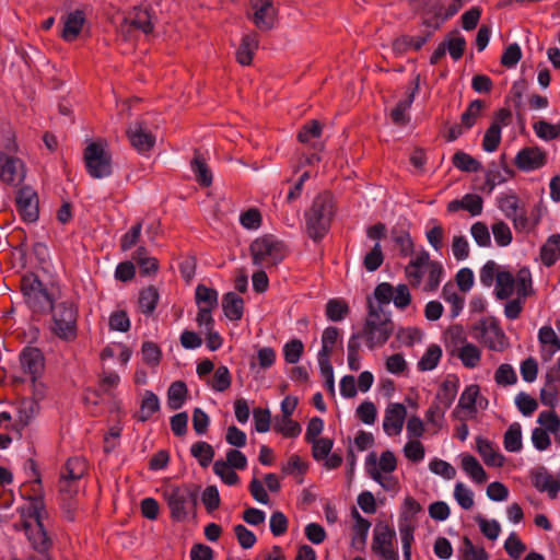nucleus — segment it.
<instances>
[{"label": "nucleus", "mask_w": 560, "mask_h": 560, "mask_svg": "<svg viewBox=\"0 0 560 560\" xmlns=\"http://www.w3.org/2000/svg\"><path fill=\"white\" fill-rule=\"evenodd\" d=\"M20 493L28 501L27 515L21 521V526L34 550L32 559L52 560V539L47 533L48 516L39 476L23 483Z\"/></svg>", "instance_id": "f257e3e1"}, {"label": "nucleus", "mask_w": 560, "mask_h": 560, "mask_svg": "<svg viewBox=\"0 0 560 560\" xmlns=\"http://www.w3.org/2000/svg\"><path fill=\"white\" fill-rule=\"evenodd\" d=\"M335 214V203L329 192L318 194L305 211V226L307 235L314 241H322L328 233Z\"/></svg>", "instance_id": "f03ea898"}, {"label": "nucleus", "mask_w": 560, "mask_h": 560, "mask_svg": "<svg viewBox=\"0 0 560 560\" xmlns=\"http://www.w3.org/2000/svg\"><path fill=\"white\" fill-rule=\"evenodd\" d=\"M51 313V332L59 339L70 342L78 337L79 306L72 300H65L49 305Z\"/></svg>", "instance_id": "7ed1b4c3"}, {"label": "nucleus", "mask_w": 560, "mask_h": 560, "mask_svg": "<svg viewBox=\"0 0 560 560\" xmlns=\"http://www.w3.org/2000/svg\"><path fill=\"white\" fill-rule=\"evenodd\" d=\"M393 330L394 323L389 316L376 310L369 301V313L362 330L368 348L373 350L385 345Z\"/></svg>", "instance_id": "20e7f679"}, {"label": "nucleus", "mask_w": 560, "mask_h": 560, "mask_svg": "<svg viewBox=\"0 0 560 560\" xmlns=\"http://www.w3.org/2000/svg\"><path fill=\"white\" fill-rule=\"evenodd\" d=\"M22 294L26 305L37 314L48 312L55 296L48 291L39 277L34 272H26L20 281Z\"/></svg>", "instance_id": "39448f33"}, {"label": "nucleus", "mask_w": 560, "mask_h": 560, "mask_svg": "<svg viewBox=\"0 0 560 560\" xmlns=\"http://www.w3.org/2000/svg\"><path fill=\"white\" fill-rule=\"evenodd\" d=\"M249 249L254 265L262 267L276 266L288 255L285 244L270 234L256 238Z\"/></svg>", "instance_id": "423d86ee"}, {"label": "nucleus", "mask_w": 560, "mask_h": 560, "mask_svg": "<svg viewBox=\"0 0 560 560\" xmlns=\"http://www.w3.org/2000/svg\"><path fill=\"white\" fill-rule=\"evenodd\" d=\"M165 497L171 518L176 522L185 521L189 511L194 510L197 505V490L188 485L170 489Z\"/></svg>", "instance_id": "0eeeda50"}, {"label": "nucleus", "mask_w": 560, "mask_h": 560, "mask_svg": "<svg viewBox=\"0 0 560 560\" xmlns=\"http://www.w3.org/2000/svg\"><path fill=\"white\" fill-rule=\"evenodd\" d=\"M497 205L504 217L512 220L516 231L530 230L532 224L527 215L526 206L515 192L501 194L497 198Z\"/></svg>", "instance_id": "6e6552de"}, {"label": "nucleus", "mask_w": 560, "mask_h": 560, "mask_svg": "<svg viewBox=\"0 0 560 560\" xmlns=\"http://www.w3.org/2000/svg\"><path fill=\"white\" fill-rule=\"evenodd\" d=\"M397 467V459L392 451H384L377 463L376 454L370 453L365 460V469L368 475L381 485L385 490H390L396 486L394 478H384L381 471L393 472Z\"/></svg>", "instance_id": "1a4fd4ad"}, {"label": "nucleus", "mask_w": 560, "mask_h": 560, "mask_svg": "<svg viewBox=\"0 0 560 560\" xmlns=\"http://www.w3.org/2000/svg\"><path fill=\"white\" fill-rule=\"evenodd\" d=\"M84 164L93 178H104L112 174V156L100 142H91L84 149Z\"/></svg>", "instance_id": "9d476101"}, {"label": "nucleus", "mask_w": 560, "mask_h": 560, "mask_svg": "<svg viewBox=\"0 0 560 560\" xmlns=\"http://www.w3.org/2000/svg\"><path fill=\"white\" fill-rule=\"evenodd\" d=\"M86 462L78 456L70 457L60 470L59 491L73 498L78 492V482L86 472Z\"/></svg>", "instance_id": "9b49d317"}, {"label": "nucleus", "mask_w": 560, "mask_h": 560, "mask_svg": "<svg viewBox=\"0 0 560 560\" xmlns=\"http://www.w3.org/2000/svg\"><path fill=\"white\" fill-rule=\"evenodd\" d=\"M475 337L481 339L490 350H501L505 335L494 317L478 320L474 326Z\"/></svg>", "instance_id": "f8f14e48"}, {"label": "nucleus", "mask_w": 560, "mask_h": 560, "mask_svg": "<svg viewBox=\"0 0 560 560\" xmlns=\"http://www.w3.org/2000/svg\"><path fill=\"white\" fill-rule=\"evenodd\" d=\"M248 18L254 25L262 31H270L277 20V9L273 0H249Z\"/></svg>", "instance_id": "ddd939ff"}, {"label": "nucleus", "mask_w": 560, "mask_h": 560, "mask_svg": "<svg viewBox=\"0 0 560 560\" xmlns=\"http://www.w3.org/2000/svg\"><path fill=\"white\" fill-rule=\"evenodd\" d=\"M396 533L386 524H377L373 533L372 550L385 560H398L394 549Z\"/></svg>", "instance_id": "4468645a"}, {"label": "nucleus", "mask_w": 560, "mask_h": 560, "mask_svg": "<svg viewBox=\"0 0 560 560\" xmlns=\"http://www.w3.org/2000/svg\"><path fill=\"white\" fill-rule=\"evenodd\" d=\"M24 179L23 161L0 150V180L10 186H19Z\"/></svg>", "instance_id": "2eb2a0df"}, {"label": "nucleus", "mask_w": 560, "mask_h": 560, "mask_svg": "<svg viewBox=\"0 0 560 560\" xmlns=\"http://www.w3.org/2000/svg\"><path fill=\"white\" fill-rule=\"evenodd\" d=\"M15 207L21 219L24 222H35L38 219V197L36 191L30 186L21 187L15 196Z\"/></svg>", "instance_id": "dca6fc26"}, {"label": "nucleus", "mask_w": 560, "mask_h": 560, "mask_svg": "<svg viewBox=\"0 0 560 560\" xmlns=\"http://www.w3.org/2000/svg\"><path fill=\"white\" fill-rule=\"evenodd\" d=\"M515 166L523 172H532L547 164V153L539 147H525L514 159Z\"/></svg>", "instance_id": "f3484780"}, {"label": "nucleus", "mask_w": 560, "mask_h": 560, "mask_svg": "<svg viewBox=\"0 0 560 560\" xmlns=\"http://www.w3.org/2000/svg\"><path fill=\"white\" fill-rule=\"evenodd\" d=\"M62 25L60 37L68 43L74 42L81 34L86 23V14L81 9L67 12L60 19Z\"/></svg>", "instance_id": "a211bd4d"}, {"label": "nucleus", "mask_w": 560, "mask_h": 560, "mask_svg": "<svg viewBox=\"0 0 560 560\" xmlns=\"http://www.w3.org/2000/svg\"><path fill=\"white\" fill-rule=\"evenodd\" d=\"M407 416V409L402 404H389L385 410L383 429L389 436L401 432Z\"/></svg>", "instance_id": "6ab92c4d"}, {"label": "nucleus", "mask_w": 560, "mask_h": 560, "mask_svg": "<svg viewBox=\"0 0 560 560\" xmlns=\"http://www.w3.org/2000/svg\"><path fill=\"white\" fill-rule=\"evenodd\" d=\"M420 78L419 74L412 82V88L408 90L407 97L400 100L390 112V118L395 125L405 126L409 122L408 109L411 107L416 94L419 90Z\"/></svg>", "instance_id": "aec40b11"}, {"label": "nucleus", "mask_w": 560, "mask_h": 560, "mask_svg": "<svg viewBox=\"0 0 560 560\" xmlns=\"http://www.w3.org/2000/svg\"><path fill=\"white\" fill-rule=\"evenodd\" d=\"M22 369L30 374L33 383L44 369V357L38 348H25L20 354Z\"/></svg>", "instance_id": "412c9836"}, {"label": "nucleus", "mask_w": 560, "mask_h": 560, "mask_svg": "<svg viewBox=\"0 0 560 560\" xmlns=\"http://www.w3.org/2000/svg\"><path fill=\"white\" fill-rule=\"evenodd\" d=\"M127 137L131 145L139 153H145L150 151L155 143V137L150 131L145 130L139 122L128 128Z\"/></svg>", "instance_id": "4be33fe9"}, {"label": "nucleus", "mask_w": 560, "mask_h": 560, "mask_svg": "<svg viewBox=\"0 0 560 560\" xmlns=\"http://www.w3.org/2000/svg\"><path fill=\"white\" fill-rule=\"evenodd\" d=\"M532 483L538 491L547 492L550 499H556L560 490V482L545 467L533 471Z\"/></svg>", "instance_id": "5701e85b"}, {"label": "nucleus", "mask_w": 560, "mask_h": 560, "mask_svg": "<svg viewBox=\"0 0 560 560\" xmlns=\"http://www.w3.org/2000/svg\"><path fill=\"white\" fill-rule=\"evenodd\" d=\"M434 260L430 259L427 250H421L405 268L406 276L412 287H419L422 281V268H429Z\"/></svg>", "instance_id": "b1692460"}, {"label": "nucleus", "mask_w": 560, "mask_h": 560, "mask_svg": "<svg viewBox=\"0 0 560 560\" xmlns=\"http://www.w3.org/2000/svg\"><path fill=\"white\" fill-rule=\"evenodd\" d=\"M458 388V377L456 375H448L440 385L433 401L439 404L443 409H448L457 395Z\"/></svg>", "instance_id": "393cba45"}, {"label": "nucleus", "mask_w": 560, "mask_h": 560, "mask_svg": "<svg viewBox=\"0 0 560 560\" xmlns=\"http://www.w3.org/2000/svg\"><path fill=\"white\" fill-rule=\"evenodd\" d=\"M477 452L483 459L487 466L502 467L504 464V456L498 451V447L487 439L477 438L476 440Z\"/></svg>", "instance_id": "a878e982"}, {"label": "nucleus", "mask_w": 560, "mask_h": 560, "mask_svg": "<svg viewBox=\"0 0 560 560\" xmlns=\"http://www.w3.org/2000/svg\"><path fill=\"white\" fill-rule=\"evenodd\" d=\"M259 38L255 32L245 34L236 50V61L242 66H249L253 61L255 51L258 49Z\"/></svg>", "instance_id": "bb28decb"}, {"label": "nucleus", "mask_w": 560, "mask_h": 560, "mask_svg": "<svg viewBox=\"0 0 560 560\" xmlns=\"http://www.w3.org/2000/svg\"><path fill=\"white\" fill-rule=\"evenodd\" d=\"M538 340L542 347L541 357L550 360L560 350V339L551 326H542L538 331Z\"/></svg>", "instance_id": "cd10ccee"}, {"label": "nucleus", "mask_w": 560, "mask_h": 560, "mask_svg": "<svg viewBox=\"0 0 560 560\" xmlns=\"http://www.w3.org/2000/svg\"><path fill=\"white\" fill-rule=\"evenodd\" d=\"M131 259L137 264L142 276H153L159 271V260L149 255L145 246H138L131 254Z\"/></svg>", "instance_id": "c85d7f7f"}, {"label": "nucleus", "mask_w": 560, "mask_h": 560, "mask_svg": "<svg viewBox=\"0 0 560 560\" xmlns=\"http://www.w3.org/2000/svg\"><path fill=\"white\" fill-rule=\"evenodd\" d=\"M125 24L130 28L141 31L144 34L153 32V23L151 11L148 8H135L131 13L125 19Z\"/></svg>", "instance_id": "c756f323"}, {"label": "nucleus", "mask_w": 560, "mask_h": 560, "mask_svg": "<svg viewBox=\"0 0 560 560\" xmlns=\"http://www.w3.org/2000/svg\"><path fill=\"white\" fill-rule=\"evenodd\" d=\"M451 354L458 358L466 369H475L481 360V350L471 342H466L459 348L452 349Z\"/></svg>", "instance_id": "7c9ffc66"}, {"label": "nucleus", "mask_w": 560, "mask_h": 560, "mask_svg": "<svg viewBox=\"0 0 560 560\" xmlns=\"http://www.w3.org/2000/svg\"><path fill=\"white\" fill-rule=\"evenodd\" d=\"M38 411V404L35 399L23 398L18 405V418L13 428L21 434V431L28 425Z\"/></svg>", "instance_id": "2f4dec72"}, {"label": "nucleus", "mask_w": 560, "mask_h": 560, "mask_svg": "<svg viewBox=\"0 0 560 560\" xmlns=\"http://www.w3.org/2000/svg\"><path fill=\"white\" fill-rule=\"evenodd\" d=\"M323 133V125L318 120H310L304 124L299 133L298 140L301 143L311 144L316 151H322L324 145L319 142H312L314 139H319Z\"/></svg>", "instance_id": "473e14b6"}, {"label": "nucleus", "mask_w": 560, "mask_h": 560, "mask_svg": "<svg viewBox=\"0 0 560 560\" xmlns=\"http://www.w3.org/2000/svg\"><path fill=\"white\" fill-rule=\"evenodd\" d=\"M222 308L230 320L237 322L243 317L244 300L234 292H228L222 298Z\"/></svg>", "instance_id": "72a5a7b5"}, {"label": "nucleus", "mask_w": 560, "mask_h": 560, "mask_svg": "<svg viewBox=\"0 0 560 560\" xmlns=\"http://www.w3.org/2000/svg\"><path fill=\"white\" fill-rule=\"evenodd\" d=\"M515 290V277L512 272L501 270L497 273L494 294L498 300H508Z\"/></svg>", "instance_id": "f704fd0d"}, {"label": "nucleus", "mask_w": 560, "mask_h": 560, "mask_svg": "<svg viewBox=\"0 0 560 560\" xmlns=\"http://www.w3.org/2000/svg\"><path fill=\"white\" fill-rule=\"evenodd\" d=\"M431 35V32H427L424 35L416 37L409 35L400 36L393 43V48L398 54H404L409 49L418 51L430 39Z\"/></svg>", "instance_id": "c9c22d12"}, {"label": "nucleus", "mask_w": 560, "mask_h": 560, "mask_svg": "<svg viewBox=\"0 0 560 560\" xmlns=\"http://www.w3.org/2000/svg\"><path fill=\"white\" fill-rule=\"evenodd\" d=\"M540 258L547 267H551L560 259V234L551 235L541 246Z\"/></svg>", "instance_id": "e433bc0d"}, {"label": "nucleus", "mask_w": 560, "mask_h": 560, "mask_svg": "<svg viewBox=\"0 0 560 560\" xmlns=\"http://www.w3.org/2000/svg\"><path fill=\"white\" fill-rule=\"evenodd\" d=\"M458 560H489V555L483 547H476L471 539L464 536L462 546L457 552Z\"/></svg>", "instance_id": "4c0bfd02"}, {"label": "nucleus", "mask_w": 560, "mask_h": 560, "mask_svg": "<svg viewBox=\"0 0 560 560\" xmlns=\"http://www.w3.org/2000/svg\"><path fill=\"white\" fill-rule=\"evenodd\" d=\"M339 329L335 326H329L324 329L322 335V349L317 354V360H330L335 345L339 339Z\"/></svg>", "instance_id": "58836bf2"}, {"label": "nucleus", "mask_w": 560, "mask_h": 560, "mask_svg": "<svg viewBox=\"0 0 560 560\" xmlns=\"http://www.w3.org/2000/svg\"><path fill=\"white\" fill-rule=\"evenodd\" d=\"M462 468L475 482L483 483L487 481V474L475 456L464 454L462 456Z\"/></svg>", "instance_id": "ea45409f"}, {"label": "nucleus", "mask_w": 560, "mask_h": 560, "mask_svg": "<svg viewBox=\"0 0 560 560\" xmlns=\"http://www.w3.org/2000/svg\"><path fill=\"white\" fill-rule=\"evenodd\" d=\"M188 389L183 381L173 382L167 389V405L170 409H180L187 398Z\"/></svg>", "instance_id": "a19ab883"}, {"label": "nucleus", "mask_w": 560, "mask_h": 560, "mask_svg": "<svg viewBox=\"0 0 560 560\" xmlns=\"http://www.w3.org/2000/svg\"><path fill=\"white\" fill-rule=\"evenodd\" d=\"M190 167L200 186L209 187L212 184V173L200 153L195 154Z\"/></svg>", "instance_id": "79ce46f5"}, {"label": "nucleus", "mask_w": 560, "mask_h": 560, "mask_svg": "<svg viewBox=\"0 0 560 560\" xmlns=\"http://www.w3.org/2000/svg\"><path fill=\"white\" fill-rule=\"evenodd\" d=\"M503 445L510 453H518L522 451V427L518 422L510 424L503 436Z\"/></svg>", "instance_id": "37998d69"}, {"label": "nucleus", "mask_w": 560, "mask_h": 560, "mask_svg": "<svg viewBox=\"0 0 560 560\" xmlns=\"http://www.w3.org/2000/svg\"><path fill=\"white\" fill-rule=\"evenodd\" d=\"M158 302H159V292L153 285H150L140 291L139 299H138V305H139L140 311L143 314H145V315L152 314L158 305Z\"/></svg>", "instance_id": "c03bdc74"}, {"label": "nucleus", "mask_w": 560, "mask_h": 560, "mask_svg": "<svg viewBox=\"0 0 560 560\" xmlns=\"http://www.w3.org/2000/svg\"><path fill=\"white\" fill-rule=\"evenodd\" d=\"M190 454L198 460L201 467L206 468L213 460L215 453L209 443L205 441H198L191 445Z\"/></svg>", "instance_id": "a18cd8bd"}, {"label": "nucleus", "mask_w": 560, "mask_h": 560, "mask_svg": "<svg viewBox=\"0 0 560 560\" xmlns=\"http://www.w3.org/2000/svg\"><path fill=\"white\" fill-rule=\"evenodd\" d=\"M325 314L331 322H341L349 314V305L343 299H330L326 303Z\"/></svg>", "instance_id": "49530a36"}, {"label": "nucleus", "mask_w": 560, "mask_h": 560, "mask_svg": "<svg viewBox=\"0 0 560 560\" xmlns=\"http://www.w3.org/2000/svg\"><path fill=\"white\" fill-rule=\"evenodd\" d=\"M537 423L546 427L555 436V441L560 444V418L555 410H542L537 418Z\"/></svg>", "instance_id": "de8ad7c7"}, {"label": "nucleus", "mask_w": 560, "mask_h": 560, "mask_svg": "<svg viewBox=\"0 0 560 560\" xmlns=\"http://www.w3.org/2000/svg\"><path fill=\"white\" fill-rule=\"evenodd\" d=\"M453 165L468 173H475L482 170L481 163L464 151H457L452 158Z\"/></svg>", "instance_id": "09e8293b"}, {"label": "nucleus", "mask_w": 560, "mask_h": 560, "mask_svg": "<svg viewBox=\"0 0 560 560\" xmlns=\"http://www.w3.org/2000/svg\"><path fill=\"white\" fill-rule=\"evenodd\" d=\"M442 298L451 304V315L456 317L459 315L464 307V298L460 296L455 289V285L451 282L444 284L442 289Z\"/></svg>", "instance_id": "8fccbe9b"}, {"label": "nucleus", "mask_w": 560, "mask_h": 560, "mask_svg": "<svg viewBox=\"0 0 560 560\" xmlns=\"http://www.w3.org/2000/svg\"><path fill=\"white\" fill-rule=\"evenodd\" d=\"M442 349L438 345H431L425 350L424 354L418 361L419 371H431L435 369L441 360Z\"/></svg>", "instance_id": "3c124183"}, {"label": "nucleus", "mask_w": 560, "mask_h": 560, "mask_svg": "<svg viewBox=\"0 0 560 560\" xmlns=\"http://www.w3.org/2000/svg\"><path fill=\"white\" fill-rule=\"evenodd\" d=\"M159 410V397L153 392L147 390L141 400L139 420L142 422L148 421Z\"/></svg>", "instance_id": "603ef678"}, {"label": "nucleus", "mask_w": 560, "mask_h": 560, "mask_svg": "<svg viewBox=\"0 0 560 560\" xmlns=\"http://www.w3.org/2000/svg\"><path fill=\"white\" fill-rule=\"evenodd\" d=\"M515 289L518 298L525 299L534 294L532 275L528 268H521L515 277Z\"/></svg>", "instance_id": "864d4df0"}, {"label": "nucleus", "mask_w": 560, "mask_h": 560, "mask_svg": "<svg viewBox=\"0 0 560 560\" xmlns=\"http://www.w3.org/2000/svg\"><path fill=\"white\" fill-rule=\"evenodd\" d=\"M196 303L198 307L215 308L218 306V292L205 284H198L196 288Z\"/></svg>", "instance_id": "5fc2aeb1"}, {"label": "nucleus", "mask_w": 560, "mask_h": 560, "mask_svg": "<svg viewBox=\"0 0 560 560\" xmlns=\"http://www.w3.org/2000/svg\"><path fill=\"white\" fill-rule=\"evenodd\" d=\"M142 221H137L125 234L121 235L119 247L121 252H128L135 247L141 238Z\"/></svg>", "instance_id": "6e6d98bb"}, {"label": "nucleus", "mask_w": 560, "mask_h": 560, "mask_svg": "<svg viewBox=\"0 0 560 560\" xmlns=\"http://www.w3.org/2000/svg\"><path fill=\"white\" fill-rule=\"evenodd\" d=\"M485 107L486 104L481 100H475L469 103L466 110L460 116V122L465 129H470L476 124L477 118L481 115Z\"/></svg>", "instance_id": "4d7b16f0"}, {"label": "nucleus", "mask_w": 560, "mask_h": 560, "mask_svg": "<svg viewBox=\"0 0 560 560\" xmlns=\"http://www.w3.org/2000/svg\"><path fill=\"white\" fill-rule=\"evenodd\" d=\"M533 129L536 136L545 141H550L560 138V125L550 124L546 120H538L534 122Z\"/></svg>", "instance_id": "13d9d810"}, {"label": "nucleus", "mask_w": 560, "mask_h": 560, "mask_svg": "<svg viewBox=\"0 0 560 560\" xmlns=\"http://www.w3.org/2000/svg\"><path fill=\"white\" fill-rule=\"evenodd\" d=\"M273 430L284 438H296L300 435L302 428L291 417H281L275 422Z\"/></svg>", "instance_id": "bf43d9fd"}, {"label": "nucleus", "mask_w": 560, "mask_h": 560, "mask_svg": "<svg viewBox=\"0 0 560 560\" xmlns=\"http://www.w3.org/2000/svg\"><path fill=\"white\" fill-rule=\"evenodd\" d=\"M232 383V376L229 369L225 365H220L215 369L210 386L215 392H224L230 388Z\"/></svg>", "instance_id": "052dcab7"}, {"label": "nucleus", "mask_w": 560, "mask_h": 560, "mask_svg": "<svg viewBox=\"0 0 560 560\" xmlns=\"http://www.w3.org/2000/svg\"><path fill=\"white\" fill-rule=\"evenodd\" d=\"M213 472L228 486H235L240 482L238 475L222 459L214 462Z\"/></svg>", "instance_id": "680f3d73"}, {"label": "nucleus", "mask_w": 560, "mask_h": 560, "mask_svg": "<svg viewBox=\"0 0 560 560\" xmlns=\"http://www.w3.org/2000/svg\"><path fill=\"white\" fill-rule=\"evenodd\" d=\"M429 224L432 226L425 232L427 240L429 244L439 252L443 247L444 229L438 219H431Z\"/></svg>", "instance_id": "e2e57ef3"}, {"label": "nucleus", "mask_w": 560, "mask_h": 560, "mask_svg": "<svg viewBox=\"0 0 560 560\" xmlns=\"http://www.w3.org/2000/svg\"><path fill=\"white\" fill-rule=\"evenodd\" d=\"M384 261V254L382 250V246L378 242L374 244L372 249L366 253V255L363 258V267L370 271H376Z\"/></svg>", "instance_id": "0e129e2a"}, {"label": "nucleus", "mask_w": 560, "mask_h": 560, "mask_svg": "<svg viewBox=\"0 0 560 560\" xmlns=\"http://www.w3.org/2000/svg\"><path fill=\"white\" fill-rule=\"evenodd\" d=\"M312 444V456L315 460H324L331 452L334 441L329 438H318L310 441Z\"/></svg>", "instance_id": "69168bd1"}, {"label": "nucleus", "mask_w": 560, "mask_h": 560, "mask_svg": "<svg viewBox=\"0 0 560 560\" xmlns=\"http://www.w3.org/2000/svg\"><path fill=\"white\" fill-rule=\"evenodd\" d=\"M494 242L500 247L511 244L513 236L510 226L504 221H497L491 226Z\"/></svg>", "instance_id": "338daca9"}, {"label": "nucleus", "mask_w": 560, "mask_h": 560, "mask_svg": "<svg viewBox=\"0 0 560 560\" xmlns=\"http://www.w3.org/2000/svg\"><path fill=\"white\" fill-rule=\"evenodd\" d=\"M550 431L546 427H536L532 430V443L534 447L539 451L544 452L547 451L551 446V439H550Z\"/></svg>", "instance_id": "774afa93"}]
</instances>
